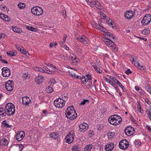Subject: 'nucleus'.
Returning a JSON list of instances; mask_svg holds the SVG:
<instances>
[{"mask_svg": "<svg viewBox=\"0 0 151 151\" xmlns=\"http://www.w3.org/2000/svg\"><path fill=\"white\" fill-rule=\"evenodd\" d=\"M66 116L68 119L72 120L76 119L77 114L73 106L68 107L66 110Z\"/></svg>", "mask_w": 151, "mask_h": 151, "instance_id": "1", "label": "nucleus"}, {"mask_svg": "<svg viewBox=\"0 0 151 151\" xmlns=\"http://www.w3.org/2000/svg\"><path fill=\"white\" fill-rule=\"evenodd\" d=\"M109 123L112 125H116L120 124L122 121L121 117L116 115H112L108 119Z\"/></svg>", "mask_w": 151, "mask_h": 151, "instance_id": "2", "label": "nucleus"}, {"mask_svg": "<svg viewBox=\"0 0 151 151\" xmlns=\"http://www.w3.org/2000/svg\"><path fill=\"white\" fill-rule=\"evenodd\" d=\"M5 108L6 112V114L8 116L13 115L15 112V106L11 103H9L6 104Z\"/></svg>", "mask_w": 151, "mask_h": 151, "instance_id": "3", "label": "nucleus"}, {"mask_svg": "<svg viewBox=\"0 0 151 151\" xmlns=\"http://www.w3.org/2000/svg\"><path fill=\"white\" fill-rule=\"evenodd\" d=\"M130 59L133 64L136 67L140 70H145L146 69V67L143 64H140L138 62L137 59L135 58L134 59V56H131L130 58Z\"/></svg>", "mask_w": 151, "mask_h": 151, "instance_id": "4", "label": "nucleus"}, {"mask_svg": "<svg viewBox=\"0 0 151 151\" xmlns=\"http://www.w3.org/2000/svg\"><path fill=\"white\" fill-rule=\"evenodd\" d=\"M86 1L91 6H95L99 10L102 9L103 7L101 4L96 0H86Z\"/></svg>", "mask_w": 151, "mask_h": 151, "instance_id": "5", "label": "nucleus"}, {"mask_svg": "<svg viewBox=\"0 0 151 151\" xmlns=\"http://www.w3.org/2000/svg\"><path fill=\"white\" fill-rule=\"evenodd\" d=\"M65 101L64 99L61 98H58L54 101V104L56 107L59 108H61L65 105Z\"/></svg>", "mask_w": 151, "mask_h": 151, "instance_id": "6", "label": "nucleus"}, {"mask_svg": "<svg viewBox=\"0 0 151 151\" xmlns=\"http://www.w3.org/2000/svg\"><path fill=\"white\" fill-rule=\"evenodd\" d=\"M32 13L34 15L40 16L43 14L42 9L38 6H35L32 8L31 9Z\"/></svg>", "mask_w": 151, "mask_h": 151, "instance_id": "7", "label": "nucleus"}, {"mask_svg": "<svg viewBox=\"0 0 151 151\" xmlns=\"http://www.w3.org/2000/svg\"><path fill=\"white\" fill-rule=\"evenodd\" d=\"M151 21V15L149 14H146L142 20V23L143 25H146L148 24Z\"/></svg>", "mask_w": 151, "mask_h": 151, "instance_id": "8", "label": "nucleus"}, {"mask_svg": "<svg viewBox=\"0 0 151 151\" xmlns=\"http://www.w3.org/2000/svg\"><path fill=\"white\" fill-rule=\"evenodd\" d=\"M5 88L8 91H11L14 88V84L12 81H8L5 84Z\"/></svg>", "mask_w": 151, "mask_h": 151, "instance_id": "9", "label": "nucleus"}, {"mask_svg": "<svg viewBox=\"0 0 151 151\" xmlns=\"http://www.w3.org/2000/svg\"><path fill=\"white\" fill-rule=\"evenodd\" d=\"M124 132L126 135L130 136L134 133V129L131 127H128L125 129Z\"/></svg>", "mask_w": 151, "mask_h": 151, "instance_id": "10", "label": "nucleus"}, {"mask_svg": "<svg viewBox=\"0 0 151 151\" xmlns=\"http://www.w3.org/2000/svg\"><path fill=\"white\" fill-rule=\"evenodd\" d=\"M129 146L128 142L126 140L121 141L119 144V148L122 150L127 148Z\"/></svg>", "mask_w": 151, "mask_h": 151, "instance_id": "11", "label": "nucleus"}, {"mask_svg": "<svg viewBox=\"0 0 151 151\" xmlns=\"http://www.w3.org/2000/svg\"><path fill=\"white\" fill-rule=\"evenodd\" d=\"M2 75L3 77H8L10 74V70L7 68H3L2 69Z\"/></svg>", "mask_w": 151, "mask_h": 151, "instance_id": "12", "label": "nucleus"}, {"mask_svg": "<svg viewBox=\"0 0 151 151\" xmlns=\"http://www.w3.org/2000/svg\"><path fill=\"white\" fill-rule=\"evenodd\" d=\"M25 136V133L24 131H20L17 133L16 136L17 140L18 141L22 140Z\"/></svg>", "mask_w": 151, "mask_h": 151, "instance_id": "13", "label": "nucleus"}, {"mask_svg": "<svg viewBox=\"0 0 151 151\" xmlns=\"http://www.w3.org/2000/svg\"><path fill=\"white\" fill-rule=\"evenodd\" d=\"M79 130L81 132H85L88 129V125L86 123H83L79 125Z\"/></svg>", "mask_w": 151, "mask_h": 151, "instance_id": "14", "label": "nucleus"}, {"mask_svg": "<svg viewBox=\"0 0 151 151\" xmlns=\"http://www.w3.org/2000/svg\"><path fill=\"white\" fill-rule=\"evenodd\" d=\"M103 41L104 43L107 45L109 47H112L114 46V43L111 40V39H104Z\"/></svg>", "mask_w": 151, "mask_h": 151, "instance_id": "15", "label": "nucleus"}, {"mask_svg": "<svg viewBox=\"0 0 151 151\" xmlns=\"http://www.w3.org/2000/svg\"><path fill=\"white\" fill-rule=\"evenodd\" d=\"M73 135L70 133H69L66 137V142L70 144L73 141Z\"/></svg>", "mask_w": 151, "mask_h": 151, "instance_id": "16", "label": "nucleus"}, {"mask_svg": "<svg viewBox=\"0 0 151 151\" xmlns=\"http://www.w3.org/2000/svg\"><path fill=\"white\" fill-rule=\"evenodd\" d=\"M22 103L26 106L28 105L31 103V100L27 96H24L22 99Z\"/></svg>", "mask_w": 151, "mask_h": 151, "instance_id": "17", "label": "nucleus"}, {"mask_svg": "<svg viewBox=\"0 0 151 151\" xmlns=\"http://www.w3.org/2000/svg\"><path fill=\"white\" fill-rule=\"evenodd\" d=\"M134 15V12L132 11H127L125 13V17L128 19L132 18Z\"/></svg>", "mask_w": 151, "mask_h": 151, "instance_id": "18", "label": "nucleus"}, {"mask_svg": "<svg viewBox=\"0 0 151 151\" xmlns=\"http://www.w3.org/2000/svg\"><path fill=\"white\" fill-rule=\"evenodd\" d=\"M44 79V77L41 75H38L35 79V82L37 84H41Z\"/></svg>", "mask_w": 151, "mask_h": 151, "instance_id": "19", "label": "nucleus"}, {"mask_svg": "<svg viewBox=\"0 0 151 151\" xmlns=\"http://www.w3.org/2000/svg\"><path fill=\"white\" fill-rule=\"evenodd\" d=\"M114 144L111 143L105 145V149L106 151H111L114 148Z\"/></svg>", "mask_w": 151, "mask_h": 151, "instance_id": "20", "label": "nucleus"}, {"mask_svg": "<svg viewBox=\"0 0 151 151\" xmlns=\"http://www.w3.org/2000/svg\"><path fill=\"white\" fill-rule=\"evenodd\" d=\"M109 78L117 84L122 88V90H124V87L118 80H116L114 78L112 77L111 76H110Z\"/></svg>", "mask_w": 151, "mask_h": 151, "instance_id": "21", "label": "nucleus"}, {"mask_svg": "<svg viewBox=\"0 0 151 151\" xmlns=\"http://www.w3.org/2000/svg\"><path fill=\"white\" fill-rule=\"evenodd\" d=\"M6 109L1 107H0V115L3 117L7 115Z\"/></svg>", "mask_w": 151, "mask_h": 151, "instance_id": "22", "label": "nucleus"}, {"mask_svg": "<svg viewBox=\"0 0 151 151\" xmlns=\"http://www.w3.org/2000/svg\"><path fill=\"white\" fill-rule=\"evenodd\" d=\"M77 39L84 44H86L87 43V41L86 40V38L84 36L83 37H78L77 38Z\"/></svg>", "mask_w": 151, "mask_h": 151, "instance_id": "23", "label": "nucleus"}, {"mask_svg": "<svg viewBox=\"0 0 151 151\" xmlns=\"http://www.w3.org/2000/svg\"><path fill=\"white\" fill-rule=\"evenodd\" d=\"M93 26L95 28H96L98 30H99L101 31L103 30L104 27L102 26L97 24L95 22H93L92 24Z\"/></svg>", "mask_w": 151, "mask_h": 151, "instance_id": "24", "label": "nucleus"}, {"mask_svg": "<svg viewBox=\"0 0 151 151\" xmlns=\"http://www.w3.org/2000/svg\"><path fill=\"white\" fill-rule=\"evenodd\" d=\"M8 142L7 140L5 139H2L0 140V145H7Z\"/></svg>", "mask_w": 151, "mask_h": 151, "instance_id": "25", "label": "nucleus"}, {"mask_svg": "<svg viewBox=\"0 0 151 151\" xmlns=\"http://www.w3.org/2000/svg\"><path fill=\"white\" fill-rule=\"evenodd\" d=\"M50 137L55 139H56L58 137V134L55 132H52L50 134Z\"/></svg>", "mask_w": 151, "mask_h": 151, "instance_id": "26", "label": "nucleus"}, {"mask_svg": "<svg viewBox=\"0 0 151 151\" xmlns=\"http://www.w3.org/2000/svg\"><path fill=\"white\" fill-rule=\"evenodd\" d=\"M6 54L8 56L11 57L15 55L17 53L14 50H12L7 52Z\"/></svg>", "mask_w": 151, "mask_h": 151, "instance_id": "27", "label": "nucleus"}, {"mask_svg": "<svg viewBox=\"0 0 151 151\" xmlns=\"http://www.w3.org/2000/svg\"><path fill=\"white\" fill-rule=\"evenodd\" d=\"M13 30L14 32L18 33H20L22 32V29L17 27L13 28Z\"/></svg>", "mask_w": 151, "mask_h": 151, "instance_id": "28", "label": "nucleus"}, {"mask_svg": "<svg viewBox=\"0 0 151 151\" xmlns=\"http://www.w3.org/2000/svg\"><path fill=\"white\" fill-rule=\"evenodd\" d=\"M69 58L72 61L76 60V61L77 62V60H77L76 56L73 54H71Z\"/></svg>", "mask_w": 151, "mask_h": 151, "instance_id": "29", "label": "nucleus"}, {"mask_svg": "<svg viewBox=\"0 0 151 151\" xmlns=\"http://www.w3.org/2000/svg\"><path fill=\"white\" fill-rule=\"evenodd\" d=\"M26 28L28 30L33 32H36L37 30L36 28H34L32 26H27Z\"/></svg>", "mask_w": 151, "mask_h": 151, "instance_id": "30", "label": "nucleus"}, {"mask_svg": "<svg viewBox=\"0 0 151 151\" xmlns=\"http://www.w3.org/2000/svg\"><path fill=\"white\" fill-rule=\"evenodd\" d=\"M92 148V145H87L85 147L84 149V151H91Z\"/></svg>", "mask_w": 151, "mask_h": 151, "instance_id": "31", "label": "nucleus"}, {"mask_svg": "<svg viewBox=\"0 0 151 151\" xmlns=\"http://www.w3.org/2000/svg\"><path fill=\"white\" fill-rule=\"evenodd\" d=\"M45 64L48 66V67L51 69H55L56 68V66L54 65L53 66L52 64H50V63H45Z\"/></svg>", "mask_w": 151, "mask_h": 151, "instance_id": "32", "label": "nucleus"}, {"mask_svg": "<svg viewBox=\"0 0 151 151\" xmlns=\"http://www.w3.org/2000/svg\"><path fill=\"white\" fill-rule=\"evenodd\" d=\"M101 31L104 32L106 33V34L107 35L110 37L112 35V34L109 32L108 31V30L104 28L103 29V30Z\"/></svg>", "mask_w": 151, "mask_h": 151, "instance_id": "33", "label": "nucleus"}, {"mask_svg": "<svg viewBox=\"0 0 151 151\" xmlns=\"http://www.w3.org/2000/svg\"><path fill=\"white\" fill-rule=\"evenodd\" d=\"M46 91L48 93H51L53 91V88L50 86H48L46 88Z\"/></svg>", "mask_w": 151, "mask_h": 151, "instance_id": "34", "label": "nucleus"}, {"mask_svg": "<svg viewBox=\"0 0 151 151\" xmlns=\"http://www.w3.org/2000/svg\"><path fill=\"white\" fill-rule=\"evenodd\" d=\"M3 126L5 128H9L12 126L11 125H9L6 122V120H4L2 123Z\"/></svg>", "mask_w": 151, "mask_h": 151, "instance_id": "35", "label": "nucleus"}, {"mask_svg": "<svg viewBox=\"0 0 151 151\" xmlns=\"http://www.w3.org/2000/svg\"><path fill=\"white\" fill-rule=\"evenodd\" d=\"M58 57L65 60L68 59V57L66 55H65L63 54L60 55H59Z\"/></svg>", "mask_w": 151, "mask_h": 151, "instance_id": "36", "label": "nucleus"}, {"mask_svg": "<svg viewBox=\"0 0 151 151\" xmlns=\"http://www.w3.org/2000/svg\"><path fill=\"white\" fill-rule=\"evenodd\" d=\"M142 33L143 35H148L150 33V30L147 29H145L142 31Z\"/></svg>", "mask_w": 151, "mask_h": 151, "instance_id": "37", "label": "nucleus"}, {"mask_svg": "<svg viewBox=\"0 0 151 151\" xmlns=\"http://www.w3.org/2000/svg\"><path fill=\"white\" fill-rule=\"evenodd\" d=\"M19 51L21 52L22 53L25 55H26L27 56V55H29V53L28 52L25 51V49H22V48H20Z\"/></svg>", "mask_w": 151, "mask_h": 151, "instance_id": "38", "label": "nucleus"}, {"mask_svg": "<svg viewBox=\"0 0 151 151\" xmlns=\"http://www.w3.org/2000/svg\"><path fill=\"white\" fill-rule=\"evenodd\" d=\"M145 90L147 92L151 94V87L150 86L147 85L145 87Z\"/></svg>", "mask_w": 151, "mask_h": 151, "instance_id": "39", "label": "nucleus"}, {"mask_svg": "<svg viewBox=\"0 0 151 151\" xmlns=\"http://www.w3.org/2000/svg\"><path fill=\"white\" fill-rule=\"evenodd\" d=\"M89 103V101L88 99H84L81 102L80 104L81 105H84L86 104H88Z\"/></svg>", "mask_w": 151, "mask_h": 151, "instance_id": "40", "label": "nucleus"}, {"mask_svg": "<svg viewBox=\"0 0 151 151\" xmlns=\"http://www.w3.org/2000/svg\"><path fill=\"white\" fill-rule=\"evenodd\" d=\"M147 115L149 116V117L151 120V108L147 109L146 111Z\"/></svg>", "mask_w": 151, "mask_h": 151, "instance_id": "41", "label": "nucleus"}, {"mask_svg": "<svg viewBox=\"0 0 151 151\" xmlns=\"http://www.w3.org/2000/svg\"><path fill=\"white\" fill-rule=\"evenodd\" d=\"M107 135L109 138H111L114 137V133L112 132H109Z\"/></svg>", "mask_w": 151, "mask_h": 151, "instance_id": "42", "label": "nucleus"}, {"mask_svg": "<svg viewBox=\"0 0 151 151\" xmlns=\"http://www.w3.org/2000/svg\"><path fill=\"white\" fill-rule=\"evenodd\" d=\"M18 6L20 9H23L25 7V5L23 3H20L18 4Z\"/></svg>", "mask_w": 151, "mask_h": 151, "instance_id": "43", "label": "nucleus"}, {"mask_svg": "<svg viewBox=\"0 0 151 151\" xmlns=\"http://www.w3.org/2000/svg\"><path fill=\"white\" fill-rule=\"evenodd\" d=\"M104 79L107 82L111 85L112 86H114V83L111 81L106 78H105Z\"/></svg>", "mask_w": 151, "mask_h": 151, "instance_id": "44", "label": "nucleus"}, {"mask_svg": "<svg viewBox=\"0 0 151 151\" xmlns=\"http://www.w3.org/2000/svg\"><path fill=\"white\" fill-rule=\"evenodd\" d=\"M38 70L42 72L45 73L47 72L48 70H47L46 68H40L38 69Z\"/></svg>", "mask_w": 151, "mask_h": 151, "instance_id": "45", "label": "nucleus"}, {"mask_svg": "<svg viewBox=\"0 0 151 151\" xmlns=\"http://www.w3.org/2000/svg\"><path fill=\"white\" fill-rule=\"evenodd\" d=\"M88 81L87 78L84 77H83L81 79V81L84 84H86V83Z\"/></svg>", "mask_w": 151, "mask_h": 151, "instance_id": "46", "label": "nucleus"}, {"mask_svg": "<svg viewBox=\"0 0 151 151\" xmlns=\"http://www.w3.org/2000/svg\"><path fill=\"white\" fill-rule=\"evenodd\" d=\"M134 144L136 146H139L141 144V142L138 139H136L135 140L134 142Z\"/></svg>", "mask_w": 151, "mask_h": 151, "instance_id": "47", "label": "nucleus"}, {"mask_svg": "<svg viewBox=\"0 0 151 151\" xmlns=\"http://www.w3.org/2000/svg\"><path fill=\"white\" fill-rule=\"evenodd\" d=\"M112 20L111 19H109V20L107 21H106V23L108 24L109 26H111L113 27V23L112 22Z\"/></svg>", "mask_w": 151, "mask_h": 151, "instance_id": "48", "label": "nucleus"}, {"mask_svg": "<svg viewBox=\"0 0 151 151\" xmlns=\"http://www.w3.org/2000/svg\"><path fill=\"white\" fill-rule=\"evenodd\" d=\"M51 85H54L56 83V82L55 81V79L53 78H52L50 80V82Z\"/></svg>", "mask_w": 151, "mask_h": 151, "instance_id": "49", "label": "nucleus"}, {"mask_svg": "<svg viewBox=\"0 0 151 151\" xmlns=\"http://www.w3.org/2000/svg\"><path fill=\"white\" fill-rule=\"evenodd\" d=\"M58 45V43L57 42H55L54 43L51 42L50 44V48H52L53 46H56Z\"/></svg>", "mask_w": 151, "mask_h": 151, "instance_id": "50", "label": "nucleus"}, {"mask_svg": "<svg viewBox=\"0 0 151 151\" xmlns=\"http://www.w3.org/2000/svg\"><path fill=\"white\" fill-rule=\"evenodd\" d=\"M97 128L99 130L101 131L103 128V126L102 124H99L97 126Z\"/></svg>", "mask_w": 151, "mask_h": 151, "instance_id": "51", "label": "nucleus"}, {"mask_svg": "<svg viewBox=\"0 0 151 151\" xmlns=\"http://www.w3.org/2000/svg\"><path fill=\"white\" fill-rule=\"evenodd\" d=\"M62 15L66 19V11L65 10H63L62 11Z\"/></svg>", "mask_w": 151, "mask_h": 151, "instance_id": "52", "label": "nucleus"}, {"mask_svg": "<svg viewBox=\"0 0 151 151\" xmlns=\"http://www.w3.org/2000/svg\"><path fill=\"white\" fill-rule=\"evenodd\" d=\"M88 86H89L90 87H92L93 85L92 84V83L90 81H87Z\"/></svg>", "mask_w": 151, "mask_h": 151, "instance_id": "53", "label": "nucleus"}, {"mask_svg": "<svg viewBox=\"0 0 151 151\" xmlns=\"http://www.w3.org/2000/svg\"><path fill=\"white\" fill-rule=\"evenodd\" d=\"M28 76L29 74L28 73H25L23 74L22 76V77L24 78H26L28 77Z\"/></svg>", "mask_w": 151, "mask_h": 151, "instance_id": "54", "label": "nucleus"}, {"mask_svg": "<svg viewBox=\"0 0 151 151\" xmlns=\"http://www.w3.org/2000/svg\"><path fill=\"white\" fill-rule=\"evenodd\" d=\"M101 16L103 19H105L106 18V15L103 13H102L101 14Z\"/></svg>", "mask_w": 151, "mask_h": 151, "instance_id": "55", "label": "nucleus"}, {"mask_svg": "<svg viewBox=\"0 0 151 151\" xmlns=\"http://www.w3.org/2000/svg\"><path fill=\"white\" fill-rule=\"evenodd\" d=\"M24 146L22 145H19V148L20 151H22L24 148Z\"/></svg>", "mask_w": 151, "mask_h": 151, "instance_id": "56", "label": "nucleus"}, {"mask_svg": "<svg viewBox=\"0 0 151 151\" xmlns=\"http://www.w3.org/2000/svg\"><path fill=\"white\" fill-rule=\"evenodd\" d=\"M88 134L90 136H92L94 135V133L92 131H90L88 132Z\"/></svg>", "mask_w": 151, "mask_h": 151, "instance_id": "57", "label": "nucleus"}, {"mask_svg": "<svg viewBox=\"0 0 151 151\" xmlns=\"http://www.w3.org/2000/svg\"><path fill=\"white\" fill-rule=\"evenodd\" d=\"M86 76L87 78H88L87 80H88H88H91L92 79V78H91V76L90 75L88 74Z\"/></svg>", "mask_w": 151, "mask_h": 151, "instance_id": "58", "label": "nucleus"}, {"mask_svg": "<svg viewBox=\"0 0 151 151\" xmlns=\"http://www.w3.org/2000/svg\"><path fill=\"white\" fill-rule=\"evenodd\" d=\"M125 73L127 75H129V73H132V71H130L129 69H128L127 70L125 71Z\"/></svg>", "mask_w": 151, "mask_h": 151, "instance_id": "59", "label": "nucleus"}, {"mask_svg": "<svg viewBox=\"0 0 151 151\" xmlns=\"http://www.w3.org/2000/svg\"><path fill=\"white\" fill-rule=\"evenodd\" d=\"M76 148L77 147L76 146H74L72 149V151H78Z\"/></svg>", "mask_w": 151, "mask_h": 151, "instance_id": "60", "label": "nucleus"}, {"mask_svg": "<svg viewBox=\"0 0 151 151\" xmlns=\"http://www.w3.org/2000/svg\"><path fill=\"white\" fill-rule=\"evenodd\" d=\"M1 9L2 11L4 12H6L7 10L6 7V6H4L2 7Z\"/></svg>", "mask_w": 151, "mask_h": 151, "instance_id": "61", "label": "nucleus"}, {"mask_svg": "<svg viewBox=\"0 0 151 151\" xmlns=\"http://www.w3.org/2000/svg\"><path fill=\"white\" fill-rule=\"evenodd\" d=\"M10 20L9 18L7 16V17H6V18L4 19V20L6 22H9V21Z\"/></svg>", "mask_w": 151, "mask_h": 151, "instance_id": "62", "label": "nucleus"}, {"mask_svg": "<svg viewBox=\"0 0 151 151\" xmlns=\"http://www.w3.org/2000/svg\"><path fill=\"white\" fill-rule=\"evenodd\" d=\"M145 102L149 105L151 104V102L149 101V100L147 99H145Z\"/></svg>", "mask_w": 151, "mask_h": 151, "instance_id": "63", "label": "nucleus"}, {"mask_svg": "<svg viewBox=\"0 0 151 151\" xmlns=\"http://www.w3.org/2000/svg\"><path fill=\"white\" fill-rule=\"evenodd\" d=\"M96 71L97 72H98L99 73H102V71L101 70L100 68H98L96 70Z\"/></svg>", "mask_w": 151, "mask_h": 151, "instance_id": "64", "label": "nucleus"}]
</instances>
